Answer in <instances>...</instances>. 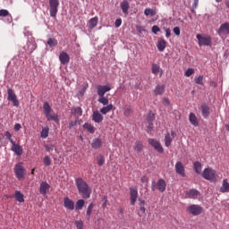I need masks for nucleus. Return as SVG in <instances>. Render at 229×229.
<instances>
[{
    "label": "nucleus",
    "instance_id": "obj_38",
    "mask_svg": "<svg viewBox=\"0 0 229 229\" xmlns=\"http://www.w3.org/2000/svg\"><path fill=\"white\" fill-rule=\"evenodd\" d=\"M92 210H94V203H90L87 208V211H86L87 219H90V216H92Z\"/></svg>",
    "mask_w": 229,
    "mask_h": 229
},
{
    "label": "nucleus",
    "instance_id": "obj_48",
    "mask_svg": "<svg viewBox=\"0 0 229 229\" xmlns=\"http://www.w3.org/2000/svg\"><path fill=\"white\" fill-rule=\"evenodd\" d=\"M194 81L197 85H203V76L195 77Z\"/></svg>",
    "mask_w": 229,
    "mask_h": 229
},
{
    "label": "nucleus",
    "instance_id": "obj_9",
    "mask_svg": "<svg viewBox=\"0 0 229 229\" xmlns=\"http://www.w3.org/2000/svg\"><path fill=\"white\" fill-rule=\"evenodd\" d=\"M8 101H11L13 104V106H19V99H17V95L13 92V89H8Z\"/></svg>",
    "mask_w": 229,
    "mask_h": 229
},
{
    "label": "nucleus",
    "instance_id": "obj_31",
    "mask_svg": "<svg viewBox=\"0 0 229 229\" xmlns=\"http://www.w3.org/2000/svg\"><path fill=\"white\" fill-rule=\"evenodd\" d=\"M14 198L19 203H24V195L21 191H16L14 192Z\"/></svg>",
    "mask_w": 229,
    "mask_h": 229
},
{
    "label": "nucleus",
    "instance_id": "obj_42",
    "mask_svg": "<svg viewBox=\"0 0 229 229\" xmlns=\"http://www.w3.org/2000/svg\"><path fill=\"white\" fill-rule=\"evenodd\" d=\"M47 45L49 46V47H56V46H58V40L50 38L47 40Z\"/></svg>",
    "mask_w": 229,
    "mask_h": 229
},
{
    "label": "nucleus",
    "instance_id": "obj_32",
    "mask_svg": "<svg viewBox=\"0 0 229 229\" xmlns=\"http://www.w3.org/2000/svg\"><path fill=\"white\" fill-rule=\"evenodd\" d=\"M72 115H78L79 117H81V115H83V109H81V107H72Z\"/></svg>",
    "mask_w": 229,
    "mask_h": 229
},
{
    "label": "nucleus",
    "instance_id": "obj_47",
    "mask_svg": "<svg viewBox=\"0 0 229 229\" xmlns=\"http://www.w3.org/2000/svg\"><path fill=\"white\" fill-rule=\"evenodd\" d=\"M131 106H125L124 107V111H123V115H125V117H130V115H131Z\"/></svg>",
    "mask_w": 229,
    "mask_h": 229
},
{
    "label": "nucleus",
    "instance_id": "obj_16",
    "mask_svg": "<svg viewBox=\"0 0 229 229\" xmlns=\"http://www.w3.org/2000/svg\"><path fill=\"white\" fill-rule=\"evenodd\" d=\"M59 60L63 65H67L69 62H71V57L69 56V54L67 52H61L59 55Z\"/></svg>",
    "mask_w": 229,
    "mask_h": 229
},
{
    "label": "nucleus",
    "instance_id": "obj_21",
    "mask_svg": "<svg viewBox=\"0 0 229 229\" xmlns=\"http://www.w3.org/2000/svg\"><path fill=\"white\" fill-rule=\"evenodd\" d=\"M201 114L204 119H207L210 115V107L207 104H202L200 106Z\"/></svg>",
    "mask_w": 229,
    "mask_h": 229
},
{
    "label": "nucleus",
    "instance_id": "obj_7",
    "mask_svg": "<svg viewBox=\"0 0 229 229\" xmlns=\"http://www.w3.org/2000/svg\"><path fill=\"white\" fill-rule=\"evenodd\" d=\"M58 6H60V1L49 0L50 17H56V13H58Z\"/></svg>",
    "mask_w": 229,
    "mask_h": 229
},
{
    "label": "nucleus",
    "instance_id": "obj_43",
    "mask_svg": "<svg viewBox=\"0 0 229 229\" xmlns=\"http://www.w3.org/2000/svg\"><path fill=\"white\" fill-rule=\"evenodd\" d=\"M53 161L51 160V157L49 156H45L43 159L44 165H46V167H49V165H51Z\"/></svg>",
    "mask_w": 229,
    "mask_h": 229
},
{
    "label": "nucleus",
    "instance_id": "obj_22",
    "mask_svg": "<svg viewBox=\"0 0 229 229\" xmlns=\"http://www.w3.org/2000/svg\"><path fill=\"white\" fill-rule=\"evenodd\" d=\"M103 114H101V113H99V111H94L93 114H92V121H94V123H103Z\"/></svg>",
    "mask_w": 229,
    "mask_h": 229
},
{
    "label": "nucleus",
    "instance_id": "obj_17",
    "mask_svg": "<svg viewBox=\"0 0 229 229\" xmlns=\"http://www.w3.org/2000/svg\"><path fill=\"white\" fill-rule=\"evenodd\" d=\"M139 201L140 212H138V216L139 217H142L146 214V200L139 199Z\"/></svg>",
    "mask_w": 229,
    "mask_h": 229
},
{
    "label": "nucleus",
    "instance_id": "obj_57",
    "mask_svg": "<svg viewBox=\"0 0 229 229\" xmlns=\"http://www.w3.org/2000/svg\"><path fill=\"white\" fill-rule=\"evenodd\" d=\"M121 24H123V20H122V19H117V20L114 21V26H115V28H120Z\"/></svg>",
    "mask_w": 229,
    "mask_h": 229
},
{
    "label": "nucleus",
    "instance_id": "obj_8",
    "mask_svg": "<svg viewBox=\"0 0 229 229\" xmlns=\"http://www.w3.org/2000/svg\"><path fill=\"white\" fill-rule=\"evenodd\" d=\"M196 38L199 40V46H211L212 38L210 36H201V34H197Z\"/></svg>",
    "mask_w": 229,
    "mask_h": 229
},
{
    "label": "nucleus",
    "instance_id": "obj_4",
    "mask_svg": "<svg viewBox=\"0 0 229 229\" xmlns=\"http://www.w3.org/2000/svg\"><path fill=\"white\" fill-rule=\"evenodd\" d=\"M167 187V183L165 182V180L159 179L157 182L155 181L152 182L151 185V191H159V192H165V189Z\"/></svg>",
    "mask_w": 229,
    "mask_h": 229
},
{
    "label": "nucleus",
    "instance_id": "obj_59",
    "mask_svg": "<svg viewBox=\"0 0 229 229\" xmlns=\"http://www.w3.org/2000/svg\"><path fill=\"white\" fill-rule=\"evenodd\" d=\"M76 124H78V122H77V121H72V122H70V123H69V129L71 130V129L74 128V126H76Z\"/></svg>",
    "mask_w": 229,
    "mask_h": 229
},
{
    "label": "nucleus",
    "instance_id": "obj_33",
    "mask_svg": "<svg viewBox=\"0 0 229 229\" xmlns=\"http://www.w3.org/2000/svg\"><path fill=\"white\" fill-rule=\"evenodd\" d=\"M167 46V42L165 40L161 39L157 42V49L158 51L162 52L165 49V47Z\"/></svg>",
    "mask_w": 229,
    "mask_h": 229
},
{
    "label": "nucleus",
    "instance_id": "obj_37",
    "mask_svg": "<svg viewBox=\"0 0 229 229\" xmlns=\"http://www.w3.org/2000/svg\"><path fill=\"white\" fill-rule=\"evenodd\" d=\"M193 169H194L195 173H197V174H201V164L199 163V161H196L193 164Z\"/></svg>",
    "mask_w": 229,
    "mask_h": 229
},
{
    "label": "nucleus",
    "instance_id": "obj_3",
    "mask_svg": "<svg viewBox=\"0 0 229 229\" xmlns=\"http://www.w3.org/2000/svg\"><path fill=\"white\" fill-rule=\"evenodd\" d=\"M202 178L204 180H208V182H211L212 183L216 182L217 181V175L216 170L208 167L205 168L201 174Z\"/></svg>",
    "mask_w": 229,
    "mask_h": 229
},
{
    "label": "nucleus",
    "instance_id": "obj_62",
    "mask_svg": "<svg viewBox=\"0 0 229 229\" xmlns=\"http://www.w3.org/2000/svg\"><path fill=\"white\" fill-rule=\"evenodd\" d=\"M21 123H15V125H14L15 131H19V130H21Z\"/></svg>",
    "mask_w": 229,
    "mask_h": 229
},
{
    "label": "nucleus",
    "instance_id": "obj_49",
    "mask_svg": "<svg viewBox=\"0 0 229 229\" xmlns=\"http://www.w3.org/2000/svg\"><path fill=\"white\" fill-rule=\"evenodd\" d=\"M192 74H194V69H192V68H189V69L184 72V76H186L187 78L192 76Z\"/></svg>",
    "mask_w": 229,
    "mask_h": 229
},
{
    "label": "nucleus",
    "instance_id": "obj_2",
    "mask_svg": "<svg viewBox=\"0 0 229 229\" xmlns=\"http://www.w3.org/2000/svg\"><path fill=\"white\" fill-rule=\"evenodd\" d=\"M43 110L45 114V117L47 118V121H54V123H60V118L58 117V114H51V106H49V103L45 102L43 105Z\"/></svg>",
    "mask_w": 229,
    "mask_h": 229
},
{
    "label": "nucleus",
    "instance_id": "obj_26",
    "mask_svg": "<svg viewBox=\"0 0 229 229\" xmlns=\"http://www.w3.org/2000/svg\"><path fill=\"white\" fill-rule=\"evenodd\" d=\"M189 121L192 126H199V123L198 122V117L194 113H190Z\"/></svg>",
    "mask_w": 229,
    "mask_h": 229
},
{
    "label": "nucleus",
    "instance_id": "obj_27",
    "mask_svg": "<svg viewBox=\"0 0 229 229\" xmlns=\"http://www.w3.org/2000/svg\"><path fill=\"white\" fill-rule=\"evenodd\" d=\"M133 149L134 151H136V153H140L142 149H144V144L142 143V141H135Z\"/></svg>",
    "mask_w": 229,
    "mask_h": 229
},
{
    "label": "nucleus",
    "instance_id": "obj_51",
    "mask_svg": "<svg viewBox=\"0 0 229 229\" xmlns=\"http://www.w3.org/2000/svg\"><path fill=\"white\" fill-rule=\"evenodd\" d=\"M75 226L77 229H83V221L81 220L75 221Z\"/></svg>",
    "mask_w": 229,
    "mask_h": 229
},
{
    "label": "nucleus",
    "instance_id": "obj_64",
    "mask_svg": "<svg viewBox=\"0 0 229 229\" xmlns=\"http://www.w3.org/2000/svg\"><path fill=\"white\" fill-rule=\"evenodd\" d=\"M141 182L142 183H146V182H148V177L146 176L141 177Z\"/></svg>",
    "mask_w": 229,
    "mask_h": 229
},
{
    "label": "nucleus",
    "instance_id": "obj_6",
    "mask_svg": "<svg viewBox=\"0 0 229 229\" xmlns=\"http://www.w3.org/2000/svg\"><path fill=\"white\" fill-rule=\"evenodd\" d=\"M187 212L191 214V216H201L203 214V207L192 204L187 208Z\"/></svg>",
    "mask_w": 229,
    "mask_h": 229
},
{
    "label": "nucleus",
    "instance_id": "obj_35",
    "mask_svg": "<svg viewBox=\"0 0 229 229\" xmlns=\"http://www.w3.org/2000/svg\"><path fill=\"white\" fill-rule=\"evenodd\" d=\"M144 13L146 15V17H155V15H157V12L151 8H146L144 11Z\"/></svg>",
    "mask_w": 229,
    "mask_h": 229
},
{
    "label": "nucleus",
    "instance_id": "obj_13",
    "mask_svg": "<svg viewBox=\"0 0 229 229\" xmlns=\"http://www.w3.org/2000/svg\"><path fill=\"white\" fill-rule=\"evenodd\" d=\"M130 196H131V205H135L137 202V198H139V191L137 188H131L130 189Z\"/></svg>",
    "mask_w": 229,
    "mask_h": 229
},
{
    "label": "nucleus",
    "instance_id": "obj_40",
    "mask_svg": "<svg viewBox=\"0 0 229 229\" xmlns=\"http://www.w3.org/2000/svg\"><path fill=\"white\" fill-rule=\"evenodd\" d=\"M171 142H173V139L171 138V134L166 133L165 136V146L169 148L171 146Z\"/></svg>",
    "mask_w": 229,
    "mask_h": 229
},
{
    "label": "nucleus",
    "instance_id": "obj_15",
    "mask_svg": "<svg viewBox=\"0 0 229 229\" xmlns=\"http://www.w3.org/2000/svg\"><path fill=\"white\" fill-rule=\"evenodd\" d=\"M175 173L180 174L182 178H185V167H183V164L180 161L175 164Z\"/></svg>",
    "mask_w": 229,
    "mask_h": 229
},
{
    "label": "nucleus",
    "instance_id": "obj_60",
    "mask_svg": "<svg viewBox=\"0 0 229 229\" xmlns=\"http://www.w3.org/2000/svg\"><path fill=\"white\" fill-rule=\"evenodd\" d=\"M148 129H147V132L148 133H151V131H153V123H148Z\"/></svg>",
    "mask_w": 229,
    "mask_h": 229
},
{
    "label": "nucleus",
    "instance_id": "obj_24",
    "mask_svg": "<svg viewBox=\"0 0 229 229\" xmlns=\"http://www.w3.org/2000/svg\"><path fill=\"white\" fill-rule=\"evenodd\" d=\"M101 146H103V141L101 140V139L99 138L93 139L91 143V147L93 148V149H99Z\"/></svg>",
    "mask_w": 229,
    "mask_h": 229
},
{
    "label": "nucleus",
    "instance_id": "obj_50",
    "mask_svg": "<svg viewBox=\"0 0 229 229\" xmlns=\"http://www.w3.org/2000/svg\"><path fill=\"white\" fill-rule=\"evenodd\" d=\"M4 136L6 137V139H8L9 142H11V144H13L15 141H13V140H12V133H10V131H5Z\"/></svg>",
    "mask_w": 229,
    "mask_h": 229
},
{
    "label": "nucleus",
    "instance_id": "obj_10",
    "mask_svg": "<svg viewBox=\"0 0 229 229\" xmlns=\"http://www.w3.org/2000/svg\"><path fill=\"white\" fill-rule=\"evenodd\" d=\"M217 33L219 37H226V35H229V22H225L220 25Z\"/></svg>",
    "mask_w": 229,
    "mask_h": 229
},
{
    "label": "nucleus",
    "instance_id": "obj_12",
    "mask_svg": "<svg viewBox=\"0 0 229 229\" xmlns=\"http://www.w3.org/2000/svg\"><path fill=\"white\" fill-rule=\"evenodd\" d=\"M112 90V87L110 85H98L97 87L98 96H105L106 92H110Z\"/></svg>",
    "mask_w": 229,
    "mask_h": 229
},
{
    "label": "nucleus",
    "instance_id": "obj_11",
    "mask_svg": "<svg viewBox=\"0 0 229 229\" xmlns=\"http://www.w3.org/2000/svg\"><path fill=\"white\" fill-rule=\"evenodd\" d=\"M148 144H150V146H153L154 149H156V151H157L158 153H164V147H162V144H160L158 140L155 139H149Z\"/></svg>",
    "mask_w": 229,
    "mask_h": 229
},
{
    "label": "nucleus",
    "instance_id": "obj_14",
    "mask_svg": "<svg viewBox=\"0 0 229 229\" xmlns=\"http://www.w3.org/2000/svg\"><path fill=\"white\" fill-rule=\"evenodd\" d=\"M64 208H66V210H74V202L72 201V199H69V197H65L64 199Z\"/></svg>",
    "mask_w": 229,
    "mask_h": 229
},
{
    "label": "nucleus",
    "instance_id": "obj_18",
    "mask_svg": "<svg viewBox=\"0 0 229 229\" xmlns=\"http://www.w3.org/2000/svg\"><path fill=\"white\" fill-rule=\"evenodd\" d=\"M49 189H51V186L49 185V183H47L46 182H42L40 183L39 191H40V194H42V196H46V194H47V191H49Z\"/></svg>",
    "mask_w": 229,
    "mask_h": 229
},
{
    "label": "nucleus",
    "instance_id": "obj_5",
    "mask_svg": "<svg viewBox=\"0 0 229 229\" xmlns=\"http://www.w3.org/2000/svg\"><path fill=\"white\" fill-rule=\"evenodd\" d=\"M14 174L18 180H24L26 176V169L22 166V164H17L14 166Z\"/></svg>",
    "mask_w": 229,
    "mask_h": 229
},
{
    "label": "nucleus",
    "instance_id": "obj_23",
    "mask_svg": "<svg viewBox=\"0 0 229 229\" xmlns=\"http://www.w3.org/2000/svg\"><path fill=\"white\" fill-rule=\"evenodd\" d=\"M185 194L186 196H188V198L194 199L198 198V196H199V191L198 190L192 189V190L187 191Z\"/></svg>",
    "mask_w": 229,
    "mask_h": 229
},
{
    "label": "nucleus",
    "instance_id": "obj_19",
    "mask_svg": "<svg viewBox=\"0 0 229 229\" xmlns=\"http://www.w3.org/2000/svg\"><path fill=\"white\" fill-rule=\"evenodd\" d=\"M120 8L122 9L124 15H128V11L130 10V3L128 2V0L122 1L120 4Z\"/></svg>",
    "mask_w": 229,
    "mask_h": 229
},
{
    "label": "nucleus",
    "instance_id": "obj_44",
    "mask_svg": "<svg viewBox=\"0 0 229 229\" xmlns=\"http://www.w3.org/2000/svg\"><path fill=\"white\" fill-rule=\"evenodd\" d=\"M153 121H155V114L152 111H150L147 115V123H153Z\"/></svg>",
    "mask_w": 229,
    "mask_h": 229
},
{
    "label": "nucleus",
    "instance_id": "obj_55",
    "mask_svg": "<svg viewBox=\"0 0 229 229\" xmlns=\"http://www.w3.org/2000/svg\"><path fill=\"white\" fill-rule=\"evenodd\" d=\"M158 31H160V28L157 25H154L152 27V33H154V35H157V33H158Z\"/></svg>",
    "mask_w": 229,
    "mask_h": 229
},
{
    "label": "nucleus",
    "instance_id": "obj_61",
    "mask_svg": "<svg viewBox=\"0 0 229 229\" xmlns=\"http://www.w3.org/2000/svg\"><path fill=\"white\" fill-rule=\"evenodd\" d=\"M163 105L167 106L171 105V102L167 98H165L163 99Z\"/></svg>",
    "mask_w": 229,
    "mask_h": 229
},
{
    "label": "nucleus",
    "instance_id": "obj_45",
    "mask_svg": "<svg viewBox=\"0 0 229 229\" xmlns=\"http://www.w3.org/2000/svg\"><path fill=\"white\" fill-rule=\"evenodd\" d=\"M29 53H33L37 49V45L35 43L29 42L27 43Z\"/></svg>",
    "mask_w": 229,
    "mask_h": 229
},
{
    "label": "nucleus",
    "instance_id": "obj_30",
    "mask_svg": "<svg viewBox=\"0 0 229 229\" xmlns=\"http://www.w3.org/2000/svg\"><path fill=\"white\" fill-rule=\"evenodd\" d=\"M114 110V105L109 104L106 106H104L100 109V113L103 114V115H106L108 112H112Z\"/></svg>",
    "mask_w": 229,
    "mask_h": 229
},
{
    "label": "nucleus",
    "instance_id": "obj_56",
    "mask_svg": "<svg viewBox=\"0 0 229 229\" xmlns=\"http://www.w3.org/2000/svg\"><path fill=\"white\" fill-rule=\"evenodd\" d=\"M174 35H176L177 37H180V27H174V30H173Z\"/></svg>",
    "mask_w": 229,
    "mask_h": 229
},
{
    "label": "nucleus",
    "instance_id": "obj_54",
    "mask_svg": "<svg viewBox=\"0 0 229 229\" xmlns=\"http://www.w3.org/2000/svg\"><path fill=\"white\" fill-rule=\"evenodd\" d=\"M45 149H46V151H47L48 153H51V151H53V149H55V146H53V145H46V146H45Z\"/></svg>",
    "mask_w": 229,
    "mask_h": 229
},
{
    "label": "nucleus",
    "instance_id": "obj_34",
    "mask_svg": "<svg viewBox=\"0 0 229 229\" xmlns=\"http://www.w3.org/2000/svg\"><path fill=\"white\" fill-rule=\"evenodd\" d=\"M41 139H47L49 137V127H44L40 132Z\"/></svg>",
    "mask_w": 229,
    "mask_h": 229
},
{
    "label": "nucleus",
    "instance_id": "obj_53",
    "mask_svg": "<svg viewBox=\"0 0 229 229\" xmlns=\"http://www.w3.org/2000/svg\"><path fill=\"white\" fill-rule=\"evenodd\" d=\"M8 10L2 9L0 10V17H7L9 15Z\"/></svg>",
    "mask_w": 229,
    "mask_h": 229
},
{
    "label": "nucleus",
    "instance_id": "obj_63",
    "mask_svg": "<svg viewBox=\"0 0 229 229\" xmlns=\"http://www.w3.org/2000/svg\"><path fill=\"white\" fill-rule=\"evenodd\" d=\"M87 90V88H83L82 90L80 91L81 96H83Z\"/></svg>",
    "mask_w": 229,
    "mask_h": 229
},
{
    "label": "nucleus",
    "instance_id": "obj_46",
    "mask_svg": "<svg viewBox=\"0 0 229 229\" xmlns=\"http://www.w3.org/2000/svg\"><path fill=\"white\" fill-rule=\"evenodd\" d=\"M160 72V66L158 64H152V74H158Z\"/></svg>",
    "mask_w": 229,
    "mask_h": 229
},
{
    "label": "nucleus",
    "instance_id": "obj_58",
    "mask_svg": "<svg viewBox=\"0 0 229 229\" xmlns=\"http://www.w3.org/2000/svg\"><path fill=\"white\" fill-rule=\"evenodd\" d=\"M165 31V37L166 38H169V37H171V30L168 28H164Z\"/></svg>",
    "mask_w": 229,
    "mask_h": 229
},
{
    "label": "nucleus",
    "instance_id": "obj_41",
    "mask_svg": "<svg viewBox=\"0 0 229 229\" xmlns=\"http://www.w3.org/2000/svg\"><path fill=\"white\" fill-rule=\"evenodd\" d=\"M98 103H101V105H104V106H106L108 105V98L104 96H98Z\"/></svg>",
    "mask_w": 229,
    "mask_h": 229
},
{
    "label": "nucleus",
    "instance_id": "obj_52",
    "mask_svg": "<svg viewBox=\"0 0 229 229\" xmlns=\"http://www.w3.org/2000/svg\"><path fill=\"white\" fill-rule=\"evenodd\" d=\"M98 165H105V157L99 156L98 158Z\"/></svg>",
    "mask_w": 229,
    "mask_h": 229
},
{
    "label": "nucleus",
    "instance_id": "obj_28",
    "mask_svg": "<svg viewBox=\"0 0 229 229\" xmlns=\"http://www.w3.org/2000/svg\"><path fill=\"white\" fill-rule=\"evenodd\" d=\"M98 21H99V18H98V16H95V17L91 18L89 21V28L90 30H94V28H96V26H98Z\"/></svg>",
    "mask_w": 229,
    "mask_h": 229
},
{
    "label": "nucleus",
    "instance_id": "obj_20",
    "mask_svg": "<svg viewBox=\"0 0 229 229\" xmlns=\"http://www.w3.org/2000/svg\"><path fill=\"white\" fill-rule=\"evenodd\" d=\"M13 147H12V151H13L15 153V155H17V157H21V155H22V147H21V145L15 143V141L13 143H12Z\"/></svg>",
    "mask_w": 229,
    "mask_h": 229
},
{
    "label": "nucleus",
    "instance_id": "obj_25",
    "mask_svg": "<svg viewBox=\"0 0 229 229\" xmlns=\"http://www.w3.org/2000/svg\"><path fill=\"white\" fill-rule=\"evenodd\" d=\"M220 192L223 194L229 192V182L227 179L223 180L222 186L220 187Z\"/></svg>",
    "mask_w": 229,
    "mask_h": 229
},
{
    "label": "nucleus",
    "instance_id": "obj_39",
    "mask_svg": "<svg viewBox=\"0 0 229 229\" xmlns=\"http://www.w3.org/2000/svg\"><path fill=\"white\" fill-rule=\"evenodd\" d=\"M85 207V200L84 199H79L75 204V209L76 210H81Z\"/></svg>",
    "mask_w": 229,
    "mask_h": 229
},
{
    "label": "nucleus",
    "instance_id": "obj_29",
    "mask_svg": "<svg viewBox=\"0 0 229 229\" xmlns=\"http://www.w3.org/2000/svg\"><path fill=\"white\" fill-rule=\"evenodd\" d=\"M165 91V86L164 85H157L154 89V93L156 94V96H162V94H164Z\"/></svg>",
    "mask_w": 229,
    "mask_h": 229
},
{
    "label": "nucleus",
    "instance_id": "obj_1",
    "mask_svg": "<svg viewBox=\"0 0 229 229\" xmlns=\"http://www.w3.org/2000/svg\"><path fill=\"white\" fill-rule=\"evenodd\" d=\"M75 183L77 185L79 194H81L84 199H89V198H90V194H92V190L89 187L87 182H85L83 178L79 177L75 180Z\"/></svg>",
    "mask_w": 229,
    "mask_h": 229
},
{
    "label": "nucleus",
    "instance_id": "obj_36",
    "mask_svg": "<svg viewBox=\"0 0 229 229\" xmlns=\"http://www.w3.org/2000/svg\"><path fill=\"white\" fill-rule=\"evenodd\" d=\"M83 128L84 130H87L89 133H94V131H96V129L94 128V126H92V124L89 123H84Z\"/></svg>",
    "mask_w": 229,
    "mask_h": 229
}]
</instances>
